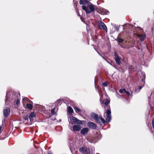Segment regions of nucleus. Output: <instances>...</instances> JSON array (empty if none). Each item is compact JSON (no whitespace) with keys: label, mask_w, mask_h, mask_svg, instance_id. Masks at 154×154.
Masks as SVG:
<instances>
[{"label":"nucleus","mask_w":154,"mask_h":154,"mask_svg":"<svg viewBox=\"0 0 154 154\" xmlns=\"http://www.w3.org/2000/svg\"><path fill=\"white\" fill-rule=\"evenodd\" d=\"M72 119L73 120L75 124L78 119H77L75 117H72Z\"/></svg>","instance_id":"obj_26"},{"label":"nucleus","mask_w":154,"mask_h":154,"mask_svg":"<svg viewBox=\"0 0 154 154\" xmlns=\"http://www.w3.org/2000/svg\"><path fill=\"white\" fill-rule=\"evenodd\" d=\"M96 139H97V140H100L102 137V136L100 134H99L97 133V135L96 136Z\"/></svg>","instance_id":"obj_22"},{"label":"nucleus","mask_w":154,"mask_h":154,"mask_svg":"<svg viewBox=\"0 0 154 154\" xmlns=\"http://www.w3.org/2000/svg\"><path fill=\"white\" fill-rule=\"evenodd\" d=\"M74 109L76 113H78L81 111V109L77 107H74Z\"/></svg>","instance_id":"obj_21"},{"label":"nucleus","mask_w":154,"mask_h":154,"mask_svg":"<svg viewBox=\"0 0 154 154\" xmlns=\"http://www.w3.org/2000/svg\"><path fill=\"white\" fill-rule=\"evenodd\" d=\"M36 117L35 113L33 112H31L29 115V118L31 122L33 121V118H35Z\"/></svg>","instance_id":"obj_15"},{"label":"nucleus","mask_w":154,"mask_h":154,"mask_svg":"<svg viewBox=\"0 0 154 154\" xmlns=\"http://www.w3.org/2000/svg\"><path fill=\"white\" fill-rule=\"evenodd\" d=\"M138 48L139 49H140V48Z\"/></svg>","instance_id":"obj_44"},{"label":"nucleus","mask_w":154,"mask_h":154,"mask_svg":"<svg viewBox=\"0 0 154 154\" xmlns=\"http://www.w3.org/2000/svg\"><path fill=\"white\" fill-rule=\"evenodd\" d=\"M109 84V82H105L102 83V85L104 87H106Z\"/></svg>","instance_id":"obj_25"},{"label":"nucleus","mask_w":154,"mask_h":154,"mask_svg":"<svg viewBox=\"0 0 154 154\" xmlns=\"http://www.w3.org/2000/svg\"><path fill=\"white\" fill-rule=\"evenodd\" d=\"M17 99V100H16L15 102L16 103V104L17 105H18L20 104V97L18 99Z\"/></svg>","instance_id":"obj_27"},{"label":"nucleus","mask_w":154,"mask_h":154,"mask_svg":"<svg viewBox=\"0 0 154 154\" xmlns=\"http://www.w3.org/2000/svg\"><path fill=\"white\" fill-rule=\"evenodd\" d=\"M126 26L127 27H132V26L128 24H126Z\"/></svg>","instance_id":"obj_38"},{"label":"nucleus","mask_w":154,"mask_h":154,"mask_svg":"<svg viewBox=\"0 0 154 154\" xmlns=\"http://www.w3.org/2000/svg\"><path fill=\"white\" fill-rule=\"evenodd\" d=\"M116 29V30H117V31H118L119 30V29Z\"/></svg>","instance_id":"obj_41"},{"label":"nucleus","mask_w":154,"mask_h":154,"mask_svg":"<svg viewBox=\"0 0 154 154\" xmlns=\"http://www.w3.org/2000/svg\"><path fill=\"white\" fill-rule=\"evenodd\" d=\"M75 124H77V125L79 124V125H82V122L81 121L78 119Z\"/></svg>","instance_id":"obj_23"},{"label":"nucleus","mask_w":154,"mask_h":154,"mask_svg":"<svg viewBox=\"0 0 154 154\" xmlns=\"http://www.w3.org/2000/svg\"><path fill=\"white\" fill-rule=\"evenodd\" d=\"M91 116L92 119L95 120L97 123H100L99 120V117L97 114L94 112L92 113L91 114Z\"/></svg>","instance_id":"obj_5"},{"label":"nucleus","mask_w":154,"mask_h":154,"mask_svg":"<svg viewBox=\"0 0 154 154\" xmlns=\"http://www.w3.org/2000/svg\"><path fill=\"white\" fill-rule=\"evenodd\" d=\"M68 112L70 114H72L73 112L72 109L70 106L68 107Z\"/></svg>","instance_id":"obj_18"},{"label":"nucleus","mask_w":154,"mask_h":154,"mask_svg":"<svg viewBox=\"0 0 154 154\" xmlns=\"http://www.w3.org/2000/svg\"><path fill=\"white\" fill-rule=\"evenodd\" d=\"M114 55L116 62L118 65H120L121 63V58L119 57L118 54L116 52H114Z\"/></svg>","instance_id":"obj_10"},{"label":"nucleus","mask_w":154,"mask_h":154,"mask_svg":"<svg viewBox=\"0 0 154 154\" xmlns=\"http://www.w3.org/2000/svg\"><path fill=\"white\" fill-rule=\"evenodd\" d=\"M152 125L153 128L154 129V119H153L152 121Z\"/></svg>","instance_id":"obj_34"},{"label":"nucleus","mask_w":154,"mask_h":154,"mask_svg":"<svg viewBox=\"0 0 154 154\" xmlns=\"http://www.w3.org/2000/svg\"><path fill=\"white\" fill-rule=\"evenodd\" d=\"M79 151L80 152H82L84 154H90L89 149L87 147H82L79 149Z\"/></svg>","instance_id":"obj_6"},{"label":"nucleus","mask_w":154,"mask_h":154,"mask_svg":"<svg viewBox=\"0 0 154 154\" xmlns=\"http://www.w3.org/2000/svg\"><path fill=\"white\" fill-rule=\"evenodd\" d=\"M87 125L90 128L93 129H96L97 127V125L96 124L91 122H88Z\"/></svg>","instance_id":"obj_9"},{"label":"nucleus","mask_w":154,"mask_h":154,"mask_svg":"<svg viewBox=\"0 0 154 154\" xmlns=\"http://www.w3.org/2000/svg\"><path fill=\"white\" fill-rule=\"evenodd\" d=\"M116 94L117 97L119 98H121L122 97L121 96L123 95L122 94H121V95L119 94L117 92L116 93Z\"/></svg>","instance_id":"obj_29"},{"label":"nucleus","mask_w":154,"mask_h":154,"mask_svg":"<svg viewBox=\"0 0 154 154\" xmlns=\"http://www.w3.org/2000/svg\"><path fill=\"white\" fill-rule=\"evenodd\" d=\"M48 154H51V153L50 152H48Z\"/></svg>","instance_id":"obj_40"},{"label":"nucleus","mask_w":154,"mask_h":154,"mask_svg":"<svg viewBox=\"0 0 154 154\" xmlns=\"http://www.w3.org/2000/svg\"><path fill=\"white\" fill-rule=\"evenodd\" d=\"M72 142V141H70L69 142V147L70 150L74 148V144Z\"/></svg>","instance_id":"obj_19"},{"label":"nucleus","mask_w":154,"mask_h":154,"mask_svg":"<svg viewBox=\"0 0 154 154\" xmlns=\"http://www.w3.org/2000/svg\"><path fill=\"white\" fill-rule=\"evenodd\" d=\"M10 108L8 107H7L5 108L4 110V114L5 117H7L9 115L10 113Z\"/></svg>","instance_id":"obj_13"},{"label":"nucleus","mask_w":154,"mask_h":154,"mask_svg":"<svg viewBox=\"0 0 154 154\" xmlns=\"http://www.w3.org/2000/svg\"><path fill=\"white\" fill-rule=\"evenodd\" d=\"M59 101V100H57V102H58V101Z\"/></svg>","instance_id":"obj_45"},{"label":"nucleus","mask_w":154,"mask_h":154,"mask_svg":"<svg viewBox=\"0 0 154 154\" xmlns=\"http://www.w3.org/2000/svg\"><path fill=\"white\" fill-rule=\"evenodd\" d=\"M69 128L72 131H79L81 129V126L80 125L75 124L73 126H69Z\"/></svg>","instance_id":"obj_4"},{"label":"nucleus","mask_w":154,"mask_h":154,"mask_svg":"<svg viewBox=\"0 0 154 154\" xmlns=\"http://www.w3.org/2000/svg\"><path fill=\"white\" fill-rule=\"evenodd\" d=\"M79 4L83 5L82 6V8L87 14H89L94 11V5L87 0H80Z\"/></svg>","instance_id":"obj_1"},{"label":"nucleus","mask_w":154,"mask_h":154,"mask_svg":"<svg viewBox=\"0 0 154 154\" xmlns=\"http://www.w3.org/2000/svg\"><path fill=\"white\" fill-rule=\"evenodd\" d=\"M137 36L140 38L141 42H142L146 38V34L144 33L141 34H137Z\"/></svg>","instance_id":"obj_14"},{"label":"nucleus","mask_w":154,"mask_h":154,"mask_svg":"<svg viewBox=\"0 0 154 154\" xmlns=\"http://www.w3.org/2000/svg\"><path fill=\"white\" fill-rule=\"evenodd\" d=\"M78 15H79V14Z\"/></svg>","instance_id":"obj_43"},{"label":"nucleus","mask_w":154,"mask_h":154,"mask_svg":"<svg viewBox=\"0 0 154 154\" xmlns=\"http://www.w3.org/2000/svg\"><path fill=\"white\" fill-rule=\"evenodd\" d=\"M123 41H124L123 39H122V38H119L118 40V42L121 43V42H123Z\"/></svg>","instance_id":"obj_32"},{"label":"nucleus","mask_w":154,"mask_h":154,"mask_svg":"<svg viewBox=\"0 0 154 154\" xmlns=\"http://www.w3.org/2000/svg\"><path fill=\"white\" fill-rule=\"evenodd\" d=\"M110 103V100L108 99L104 102V103L105 105L108 107V109L106 111L105 114L106 115V120L107 122H110L111 119V112L110 110V107L109 105H108L109 103Z\"/></svg>","instance_id":"obj_3"},{"label":"nucleus","mask_w":154,"mask_h":154,"mask_svg":"<svg viewBox=\"0 0 154 154\" xmlns=\"http://www.w3.org/2000/svg\"><path fill=\"white\" fill-rule=\"evenodd\" d=\"M2 128V127L1 126H0V133L1 132V130Z\"/></svg>","instance_id":"obj_39"},{"label":"nucleus","mask_w":154,"mask_h":154,"mask_svg":"<svg viewBox=\"0 0 154 154\" xmlns=\"http://www.w3.org/2000/svg\"><path fill=\"white\" fill-rule=\"evenodd\" d=\"M20 97V95L17 93L14 94L13 93L10 94L9 92H7L5 100V105H8V102L13 101L15 103L17 99Z\"/></svg>","instance_id":"obj_2"},{"label":"nucleus","mask_w":154,"mask_h":154,"mask_svg":"<svg viewBox=\"0 0 154 154\" xmlns=\"http://www.w3.org/2000/svg\"><path fill=\"white\" fill-rule=\"evenodd\" d=\"M81 20L82 21H83V20H82V18H81Z\"/></svg>","instance_id":"obj_42"},{"label":"nucleus","mask_w":154,"mask_h":154,"mask_svg":"<svg viewBox=\"0 0 154 154\" xmlns=\"http://www.w3.org/2000/svg\"><path fill=\"white\" fill-rule=\"evenodd\" d=\"M125 91V88H124L123 89H120L119 91V92L120 93H121V94H122L124 93Z\"/></svg>","instance_id":"obj_28"},{"label":"nucleus","mask_w":154,"mask_h":154,"mask_svg":"<svg viewBox=\"0 0 154 154\" xmlns=\"http://www.w3.org/2000/svg\"><path fill=\"white\" fill-rule=\"evenodd\" d=\"M98 12L102 15L107 14L109 13L108 10L103 8H100Z\"/></svg>","instance_id":"obj_7"},{"label":"nucleus","mask_w":154,"mask_h":154,"mask_svg":"<svg viewBox=\"0 0 154 154\" xmlns=\"http://www.w3.org/2000/svg\"><path fill=\"white\" fill-rule=\"evenodd\" d=\"M26 106L29 109H31L32 108V105L30 103H27Z\"/></svg>","instance_id":"obj_20"},{"label":"nucleus","mask_w":154,"mask_h":154,"mask_svg":"<svg viewBox=\"0 0 154 154\" xmlns=\"http://www.w3.org/2000/svg\"><path fill=\"white\" fill-rule=\"evenodd\" d=\"M125 93L126 94H127L128 95H129L130 94V93L129 92L126 91L125 89V91L124 93Z\"/></svg>","instance_id":"obj_35"},{"label":"nucleus","mask_w":154,"mask_h":154,"mask_svg":"<svg viewBox=\"0 0 154 154\" xmlns=\"http://www.w3.org/2000/svg\"><path fill=\"white\" fill-rule=\"evenodd\" d=\"M29 117L28 115H26L25 116L23 117V119L25 120L26 121L28 119Z\"/></svg>","instance_id":"obj_33"},{"label":"nucleus","mask_w":154,"mask_h":154,"mask_svg":"<svg viewBox=\"0 0 154 154\" xmlns=\"http://www.w3.org/2000/svg\"><path fill=\"white\" fill-rule=\"evenodd\" d=\"M89 131L88 128H85L82 129L81 131V133L83 135H85L87 134Z\"/></svg>","instance_id":"obj_12"},{"label":"nucleus","mask_w":154,"mask_h":154,"mask_svg":"<svg viewBox=\"0 0 154 154\" xmlns=\"http://www.w3.org/2000/svg\"><path fill=\"white\" fill-rule=\"evenodd\" d=\"M143 77L141 79V85L140 86H139V90H140L142 88V87L145 84V81L144 79L145 78V76L144 75H143Z\"/></svg>","instance_id":"obj_16"},{"label":"nucleus","mask_w":154,"mask_h":154,"mask_svg":"<svg viewBox=\"0 0 154 154\" xmlns=\"http://www.w3.org/2000/svg\"><path fill=\"white\" fill-rule=\"evenodd\" d=\"M98 53L99 54V55H100L106 61H107L106 59L103 56L100 55V54H99V53L98 52Z\"/></svg>","instance_id":"obj_37"},{"label":"nucleus","mask_w":154,"mask_h":154,"mask_svg":"<svg viewBox=\"0 0 154 154\" xmlns=\"http://www.w3.org/2000/svg\"><path fill=\"white\" fill-rule=\"evenodd\" d=\"M99 120H100H100H101V122H102L103 123V124H105V121L104 119H103L102 117H99Z\"/></svg>","instance_id":"obj_24"},{"label":"nucleus","mask_w":154,"mask_h":154,"mask_svg":"<svg viewBox=\"0 0 154 154\" xmlns=\"http://www.w3.org/2000/svg\"><path fill=\"white\" fill-rule=\"evenodd\" d=\"M129 68L130 69H133L134 71L136 70V69L132 65L129 66Z\"/></svg>","instance_id":"obj_31"},{"label":"nucleus","mask_w":154,"mask_h":154,"mask_svg":"<svg viewBox=\"0 0 154 154\" xmlns=\"http://www.w3.org/2000/svg\"><path fill=\"white\" fill-rule=\"evenodd\" d=\"M98 53L99 54V55H100L106 61H107L106 59L103 56L100 55V54H99V53L98 52Z\"/></svg>","instance_id":"obj_36"},{"label":"nucleus","mask_w":154,"mask_h":154,"mask_svg":"<svg viewBox=\"0 0 154 154\" xmlns=\"http://www.w3.org/2000/svg\"><path fill=\"white\" fill-rule=\"evenodd\" d=\"M98 27L99 29H102L107 31V28L105 24L102 22H100L98 24Z\"/></svg>","instance_id":"obj_8"},{"label":"nucleus","mask_w":154,"mask_h":154,"mask_svg":"<svg viewBox=\"0 0 154 154\" xmlns=\"http://www.w3.org/2000/svg\"><path fill=\"white\" fill-rule=\"evenodd\" d=\"M87 140L88 142L92 143H95L97 140L96 138L92 137H89Z\"/></svg>","instance_id":"obj_11"},{"label":"nucleus","mask_w":154,"mask_h":154,"mask_svg":"<svg viewBox=\"0 0 154 154\" xmlns=\"http://www.w3.org/2000/svg\"><path fill=\"white\" fill-rule=\"evenodd\" d=\"M23 101L24 104L26 103H30L31 101L27 97H24L23 98Z\"/></svg>","instance_id":"obj_17"},{"label":"nucleus","mask_w":154,"mask_h":154,"mask_svg":"<svg viewBox=\"0 0 154 154\" xmlns=\"http://www.w3.org/2000/svg\"><path fill=\"white\" fill-rule=\"evenodd\" d=\"M51 114L53 115H54L55 114V109H54V108L53 109H52L51 110Z\"/></svg>","instance_id":"obj_30"}]
</instances>
